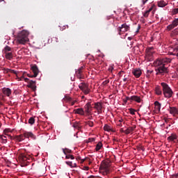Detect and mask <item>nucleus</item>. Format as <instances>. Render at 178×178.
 <instances>
[{
  "label": "nucleus",
  "mask_w": 178,
  "mask_h": 178,
  "mask_svg": "<svg viewBox=\"0 0 178 178\" xmlns=\"http://www.w3.org/2000/svg\"><path fill=\"white\" fill-rule=\"evenodd\" d=\"M65 159H74V156L72 154H66Z\"/></svg>",
  "instance_id": "obj_38"
},
{
  "label": "nucleus",
  "mask_w": 178,
  "mask_h": 178,
  "mask_svg": "<svg viewBox=\"0 0 178 178\" xmlns=\"http://www.w3.org/2000/svg\"><path fill=\"white\" fill-rule=\"evenodd\" d=\"M119 122H120V123H122V122H123V119H120V120H119Z\"/></svg>",
  "instance_id": "obj_61"
},
{
  "label": "nucleus",
  "mask_w": 178,
  "mask_h": 178,
  "mask_svg": "<svg viewBox=\"0 0 178 178\" xmlns=\"http://www.w3.org/2000/svg\"><path fill=\"white\" fill-rule=\"evenodd\" d=\"M66 165H68V166H70V168H73V162L72 161H66Z\"/></svg>",
  "instance_id": "obj_41"
},
{
  "label": "nucleus",
  "mask_w": 178,
  "mask_h": 178,
  "mask_svg": "<svg viewBox=\"0 0 178 178\" xmlns=\"http://www.w3.org/2000/svg\"><path fill=\"white\" fill-rule=\"evenodd\" d=\"M65 99H67V101H69L70 102H72V97H65Z\"/></svg>",
  "instance_id": "obj_48"
},
{
  "label": "nucleus",
  "mask_w": 178,
  "mask_h": 178,
  "mask_svg": "<svg viewBox=\"0 0 178 178\" xmlns=\"http://www.w3.org/2000/svg\"><path fill=\"white\" fill-rule=\"evenodd\" d=\"M104 131H113V130H112L111 127L108 124L104 125Z\"/></svg>",
  "instance_id": "obj_31"
},
{
  "label": "nucleus",
  "mask_w": 178,
  "mask_h": 178,
  "mask_svg": "<svg viewBox=\"0 0 178 178\" xmlns=\"http://www.w3.org/2000/svg\"><path fill=\"white\" fill-rule=\"evenodd\" d=\"M88 141H89V143H92V142L95 141V139L93 138H90L88 139Z\"/></svg>",
  "instance_id": "obj_46"
},
{
  "label": "nucleus",
  "mask_w": 178,
  "mask_h": 178,
  "mask_svg": "<svg viewBox=\"0 0 178 178\" xmlns=\"http://www.w3.org/2000/svg\"><path fill=\"white\" fill-rule=\"evenodd\" d=\"M6 73H13V74H17V72L15 70H11V69H6L5 70Z\"/></svg>",
  "instance_id": "obj_36"
},
{
  "label": "nucleus",
  "mask_w": 178,
  "mask_h": 178,
  "mask_svg": "<svg viewBox=\"0 0 178 178\" xmlns=\"http://www.w3.org/2000/svg\"><path fill=\"white\" fill-rule=\"evenodd\" d=\"M157 5L159 8H165L166 6L167 3L165 2V1L161 0L157 2Z\"/></svg>",
  "instance_id": "obj_25"
},
{
  "label": "nucleus",
  "mask_w": 178,
  "mask_h": 178,
  "mask_svg": "<svg viewBox=\"0 0 178 178\" xmlns=\"http://www.w3.org/2000/svg\"><path fill=\"white\" fill-rule=\"evenodd\" d=\"M2 92L4 95H6V97H10L12 95V90L9 88H3L2 89Z\"/></svg>",
  "instance_id": "obj_11"
},
{
  "label": "nucleus",
  "mask_w": 178,
  "mask_h": 178,
  "mask_svg": "<svg viewBox=\"0 0 178 178\" xmlns=\"http://www.w3.org/2000/svg\"><path fill=\"white\" fill-rule=\"evenodd\" d=\"M108 83H109V80L105 81L104 82V84H108Z\"/></svg>",
  "instance_id": "obj_57"
},
{
  "label": "nucleus",
  "mask_w": 178,
  "mask_h": 178,
  "mask_svg": "<svg viewBox=\"0 0 178 178\" xmlns=\"http://www.w3.org/2000/svg\"><path fill=\"white\" fill-rule=\"evenodd\" d=\"M172 33H173L174 34H178V29H175V30L172 31Z\"/></svg>",
  "instance_id": "obj_51"
},
{
  "label": "nucleus",
  "mask_w": 178,
  "mask_h": 178,
  "mask_svg": "<svg viewBox=\"0 0 178 178\" xmlns=\"http://www.w3.org/2000/svg\"><path fill=\"white\" fill-rule=\"evenodd\" d=\"M62 149L65 155H67V154H72V150L68 148H63Z\"/></svg>",
  "instance_id": "obj_32"
},
{
  "label": "nucleus",
  "mask_w": 178,
  "mask_h": 178,
  "mask_svg": "<svg viewBox=\"0 0 178 178\" xmlns=\"http://www.w3.org/2000/svg\"><path fill=\"white\" fill-rule=\"evenodd\" d=\"M72 127L74 129H76L77 130H80V129H81V127H80V122H75L73 123Z\"/></svg>",
  "instance_id": "obj_30"
},
{
  "label": "nucleus",
  "mask_w": 178,
  "mask_h": 178,
  "mask_svg": "<svg viewBox=\"0 0 178 178\" xmlns=\"http://www.w3.org/2000/svg\"><path fill=\"white\" fill-rule=\"evenodd\" d=\"M24 138H32V140H35L36 137L32 132L25 131L23 133Z\"/></svg>",
  "instance_id": "obj_8"
},
{
  "label": "nucleus",
  "mask_w": 178,
  "mask_h": 178,
  "mask_svg": "<svg viewBox=\"0 0 178 178\" xmlns=\"http://www.w3.org/2000/svg\"><path fill=\"white\" fill-rule=\"evenodd\" d=\"M178 26V18L174 20L172 23V24H170L167 26V29L168 30H173L174 27H176Z\"/></svg>",
  "instance_id": "obj_13"
},
{
  "label": "nucleus",
  "mask_w": 178,
  "mask_h": 178,
  "mask_svg": "<svg viewBox=\"0 0 178 178\" xmlns=\"http://www.w3.org/2000/svg\"><path fill=\"white\" fill-rule=\"evenodd\" d=\"M170 178H178V174L172 175Z\"/></svg>",
  "instance_id": "obj_49"
},
{
  "label": "nucleus",
  "mask_w": 178,
  "mask_h": 178,
  "mask_svg": "<svg viewBox=\"0 0 178 178\" xmlns=\"http://www.w3.org/2000/svg\"><path fill=\"white\" fill-rule=\"evenodd\" d=\"M32 72L33 73V75H32V77H37L38 76V67L37 65H34L32 67Z\"/></svg>",
  "instance_id": "obj_15"
},
{
  "label": "nucleus",
  "mask_w": 178,
  "mask_h": 178,
  "mask_svg": "<svg viewBox=\"0 0 178 178\" xmlns=\"http://www.w3.org/2000/svg\"><path fill=\"white\" fill-rule=\"evenodd\" d=\"M86 124H87L90 127H92L94 126V122L92 121H88L86 122Z\"/></svg>",
  "instance_id": "obj_39"
},
{
  "label": "nucleus",
  "mask_w": 178,
  "mask_h": 178,
  "mask_svg": "<svg viewBox=\"0 0 178 178\" xmlns=\"http://www.w3.org/2000/svg\"><path fill=\"white\" fill-rule=\"evenodd\" d=\"M123 81H124V82L127 81V78H124V79H123Z\"/></svg>",
  "instance_id": "obj_64"
},
{
  "label": "nucleus",
  "mask_w": 178,
  "mask_h": 178,
  "mask_svg": "<svg viewBox=\"0 0 178 178\" xmlns=\"http://www.w3.org/2000/svg\"><path fill=\"white\" fill-rule=\"evenodd\" d=\"M5 58L8 60L13 59V54L12 52L5 53Z\"/></svg>",
  "instance_id": "obj_23"
},
{
  "label": "nucleus",
  "mask_w": 178,
  "mask_h": 178,
  "mask_svg": "<svg viewBox=\"0 0 178 178\" xmlns=\"http://www.w3.org/2000/svg\"><path fill=\"white\" fill-rule=\"evenodd\" d=\"M17 41L19 44L24 45V44L29 41V32L24 30L19 32L17 37Z\"/></svg>",
  "instance_id": "obj_3"
},
{
  "label": "nucleus",
  "mask_w": 178,
  "mask_h": 178,
  "mask_svg": "<svg viewBox=\"0 0 178 178\" xmlns=\"http://www.w3.org/2000/svg\"><path fill=\"white\" fill-rule=\"evenodd\" d=\"M27 76H28V77H34V76H33V75H31L30 74H28Z\"/></svg>",
  "instance_id": "obj_59"
},
{
  "label": "nucleus",
  "mask_w": 178,
  "mask_h": 178,
  "mask_svg": "<svg viewBox=\"0 0 178 178\" xmlns=\"http://www.w3.org/2000/svg\"><path fill=\"white\" fill-rule=\"evenodd\" d=\"M148 0H143V5H145V3H147V1Z\"/></svg>",
  "instance_id": "obj_54"
},
{
  "label": "nucleus",
  "mask_w": 178,
  "mask_h": 178,
  "mask_svg": "<svg viewBox=\"0 0 178 178\" xmlns=\"http://www.w3.org/2000/svg\"><path fill=\"white\" fill-rule=\"evenodd\" d=\"M170 113L173 115L174 116L178 115V109L176 107H170Z\"/></svg>",
  "instance_id": "obj_17"
},
{
  "label": "nucleus",
  "mask_w": 178,
  "mask_h": 178,
  "mask_svg": "<svg viewBox=\"0 0 178 178\" xmlns=\"http://www.w3.org/2000/svg\"><path fill=\"white\" fill-rule=\"evenodd\" d=\"M129 30H130V26L127 24H123L121 25V26L118 28L120 35L122 34V33H126V31H129Z\"/></svg>",
  "instance_id": "obj_7"
},
{
  "label": "nucleus",
  "mask_w": 178,
  "mask_h": 178,
  "mask_svg": "<svg viewBox=\"0 0 178 178\" xmlns=\"http://www.w3.org/2000/svg\"><path fill=\"white\" fill-rule=\"evenodd\" d=\"M150 74H148V73H147V74H146V77H147V79H148V78H149V77H150V76H151Z\"/></svg>",
  "instance_id": "obj_56"
},
{
  "label": "nucleus",
  "mask_w": 178,
  "mask_h": 178,
  "mask_svg": "<svg viewBox=\"0 0 178 178\" xmlns=\"http://www.w3.org/2000/svg\"><path fill=\"white\" fill-rule=\"evenodd\" d=\"M24 81H26V83H28V84L31 81L29 78H24Z\"/></svg>",
  "instance_id": "obj_47"
},
{
  "label": "nucleus",
  "mask_w": 178,
  "mask_h": 178,
  "mask_svg": "<svg viewBox=\"0 0 178 178\" xmlns=\"http://www.w3.org/2000/svg\"><path fill=\"white\" fill-rule=\"evenodd\" d=\"M18 161L19 163H21V166H27L29 165V161H31V155L26 153V152H22L18 156Z\"/></svg>",
  "instance_id": "obj_2"
},
{
  "label": "nucleus",
  "mask_w": 178,
  "mask_h": 178,
  "mask_svg": "<svg viewBox=\"0 0 178 178\" xmlns=\"http://www.w3.org/2000/svg\"><path fill=\"white\" fill-rule=\"evenodd\" d=\"M81 73H83V67L79 68L77 71H76V74L78 79H83L81 77Z\"/></svg>",
  "instance_id": "obj_21"
},
{
  "label": "nucleus",
  "mask_w": 178,
  "mask_h": 178,
  "mask_svg": "<svg viewBox=\"0 0 178 178\" xmlns=\"http://www.w3.org/2000/svg\"><path fill=\"white\" fill-rule=\"evenodd\" d=\"M37 81H29L27 87L29 88H31V90H33V91H35V90H37V86H35Z\"/></svg>",
  "instance_id": "obj_9"
},
{
  "label": "nucleus",
  "mask_w": 178,
  "mask_h": 178,
  "mask_svg": "<svg viewBox=\"0 0 178 178\" xmlns=\"http://www.w3.org/2000/svg\"><path fill=\"white\" fill-rule=\"evenodd\" d=\"M155 109L157 112H161V103L156 101L154 102Z\"/></svg>",
  "instance_id": "obj_26"
},
{
  "label": "nucleus",
  "mask_w": 178,
  "mask_h": 178,
  "mask_svg": "<svg viewBox=\"0 0 178 178\" xmlns=\"http://www.w3.org/2000/svg\"><path fill=\"white\" fill-rule=\"evenodd\" d=\"M0 143H1V144H6L8 143V138H6V136L3 135L1 136Z\"/></svg>",
  "instance_id": "obj_27"
},
{
  "label": "nucleus",
  "mask_w": 178,
  "mask_h": 178,
  "mask_svg": "<svg viewBox=\"0 0 178 178\" xmlns=\"http://www.w3.org/2000/svg\"><path fill=\"white\" fill-rule=\"evenodd\" d=\"M146 54L149 56H151L154 54V47H147L146 49Z\"/></svg>",
  "instance_id": "obj_22"
},
{
  "label": "nucleus",
  "mask_w": 178,
  "mask_h": 178,
  "mask_svg": "<svg viewBox=\"0 0 178 178\" xmlns=\"http://www.w3.org/2000/svg\"><path fill=\"white\" fill-rule=\"evenodd\" d=\"M127 101H131V97H126V102H127Z\"/></svg>",
  "instance_id": "obj_50"
},
{
  "label": "nucleus",
  "mask_w": 178,
  "mask_h": 178,
  "mask_svg": "<svg viewBox=\"0 0 178 178\" xmlns=\"http://www.w3.org/2000/svg\"><path fill=\"white\" fill-rule=\"evenodd\" d=\"M28 123L29 124H34V123H35V119H34V117H31L29 119Z\"/></svg>",
  "instance_id": "obj_35"
},
{
  "label": "nucleus",
  "mask_w": 178,
  "mask_h": 178,
  "mask_svg": "<svg viewBox=\"0 0 178 178\" xmlns=\"http://www.w3.org/2000/svg\"><path fill=\"white\" fill-rule=\"evenodd\" d=\"M4 54H7V53H9L10 52V51H12V48L9 46H6L5 48H4Z\"/></svg>",
  "instance_id": "obj_37"
},
{
  "label": "nucleus",
  "mask_w": 178,
  "mask_h": 178,
  "mask_svg": "<svg viewBox=\"0 0 178 178\" xmlns=\"http://www.w3.org/2000/svg\"><path fill=\"white\" fill-rule=\"evenodd\" d=\"M101 148H102V143L99 142L96 145L95 150L96 151H99V149H101Z\"/></svg>",
  "instance_id": "obj_33"
},
{
  "label": "nucleus",
  "mask_w": 178,
  "mask_h": 178,
  "mask_svg": "<svg viewBox=\"0 0 178 178\" xmlns=\"http://www.w3.org/2000/svg\"><path fill=\"white\" fill-rule=\"evenodd\" d=\"M132 73L134 74V76H135V77H136L137 79H138V77H140V76H141V70H140V68H137L135 69L132 71Z\"/></svg>",
  "instance_id": "obj_14"
},
{
  "label": "nucleus",
  "mask_w": 178,
  "mask_h": 178,
  "mask_svg": "<svg viewBox=\"0 0 178 178\" xmlns=\"http://www.w3.org/2000/svg\"><path fill=\"white\" fill-rule=\"evenodd\" d=\"M95 109H97V113H102V104L99 102L95 103Z\"/></svg>",
  "instance_id": "obj_12"
},
{
  "label": "nucleus",
  "mask_w": 178,
  "mask_h": 178,
  "mask_svg": "<svg viewBox=\"0 0 178 178\" xmlns=\"http://www.w3.org/2000/svg\"><path fill=\"white\" fill-rule=\"evenodd\" d=\"M128 40H129V41H131L132 38L131 37H128Z\"/></svg>",
  "instance_id": "obj_63"
},
{
  "label": "nucleus",
  "mask_w": 178,
  "mask_h": 178,
  "mask_svg": "<svg viewBox=\"0 0 178 178\" xmlns=\"http://www.w3.org/2000/svg\"><path fill=\"white\" fill-rule=\"evenodd\" d=\"M74 113H76L77 115H81L82 116H84V109L83 108H76L74 110Z\"/></svg>",
  "instance_id": "obj_19"
},
{
  "label": "nucleus",
  "mask_w": 178,
  "mask_h": 178,
  "mask_svg": "<svg viewBox=\"0 0 178 178\" xmlns=\"http://www.w3.org/2000/svg\"><path fill=\"white\" fill-rule=\"evenodd\" d=\"M108 71L111 72V73H112V72L113 71V66L111 65L108 68Z\"/></svg>",
  "instance_id": "obj_45"
},
{
  "label": "nucleus",
  "mask_w": 178,
  "mask_h": 178,
  "mask_svg": "<svg viewBox=\"0 0 178 178\" xmlns=\"http://www.w3.org/2000/svg\"><path fill=\"white\" fill-rule=\"evenodd\" d=\"M122 73H123V71H121L118 73L119 76H122Z\"/></svg>",
  "instance_id": "obj_60"
},
{
  "label": "nucleus",
  "mask_w": 178,
  "mask_h": 178,
  "mask_svg": "<svg viewBox=\"0 0 178 178\" xmlns=\"http://www.w3.org/2000/svg\"><path fill=\"white\" fill-rule=\"evenodd\" d=\"M15 140H16V141H18L19 143H20L25 140L24 135H23V134H22L19 136H16L15 138Z\"/></svg>",
  "instance_id": "obj_18"
},
{
  "label": "nucleus",
  "mask_w": 178,
  "mask_h": 178,
  "mask_svg": "<svg viewBox=\"0 0 178 178\" xmlns=\"http://www.w3.org/2000/svg\"><path fill=\"white\" fill-rule=\"evenodd\" d=\"M111 168V161L109 160H104L102 162L99 167V171L104 176L109 173V168Z\"/></svg>",
  "instance_id": "obj_5"
},
{
  "label": "nucleus",
  "mask_w": 178,
  "mask_h": 178,
  "mask_svg": "<svg viewBox=\"0 0 178 178\" xmlns=\"http://www.w3.org/2000/svg\"><path fill=\"white\" fill-rule=\"evenodd\" d=\"M84 169H85V170H88L90 169V168L86 166V167H84Z\"/></svg>",
  "instance_id": "obj_58"
},
{
  "label": "nucleus",
  "mask_w": 178,
  "mask_h": 178,
  "mask_svg": "<svg viewBox=\"0 0 178 178\" xmlns=\"http://www.w3.org/2000/svg\"><path fill=\"white\" fill-rule=\"evenodd\" d=\"M167 140L175 142V140H177V135L176 134H172L170 136L168 137Z\"/></svg>",
  "instance_id": "obj_20"
},
{
  "label": "nucleus",
  "mask_w": 178,
  "mask_h": 178,
  "mask_svg": "<svg viewBox=\"0 0 178 178\" xmlns=\"http://www.w3.org/2000/svg\"><path fill=\"white\" fill-rule=\"evenodd\" d=\"M9 133H12V131L10 130V129H6L3 130V134L5 136H8V137H10V138H12V136L9 135Z\"/></svg>",
  "instance_id": "obj_29"
},
{
  "label": "nucleus",
  "mask_w": 178,
  "mask_h": 178,
  "mask_svg": "<svg viewBox=\"0 0 178 178\" xmlns=\"http://www.w3.org/2000/svg\"><path fill=\"white\" fill-rule=\"evenodd\" d=\"M177 13H178V8H175L172 10V15H177Z\"/></svg>",
  "instance_id": "obj_44"
},
{
  "label": "nucleus",
  "mask_w": 178,
  "mask_h": 178,
  "mask_svg": "<svg viewBox=\"0 0 178 178\" xmlns=\"http://www.w3.org/2000/svg\"><path fill=\"white\" fill-rule=\"evenodd\" d=\"M84 161H88L89 162V165H91V159L88 157H86L84 159L81 160V163L84 162Z\"/></svg>",
  "instance_id": "obj_40"
},
{
  "label": "nucleus",
  "mask_w": 178,
  "mask_h": 178,
  "mask_svg": "<svg viewBox=\"0 0 178 178\" xmlns=\"http://www.w3.org/2000/svg\"><path fill=\"white\" fill-rule=\"evenodd\" d=\"M178 47H177V48H175L174 49V54H173V55H175V56H178ZM176 52H177V54H176Z\"/></svg>",
  "instance_id": "obj_43"
},
{
  "label": "nucleus",
  "mask_w": 178,
  "mask_h": 178,
  "mask_svg": "<svg viewBox=\"0 0 178 178\" xmlns=\"http://www.w3.org/2000/svg\"><path fill=\"white\" fill-rule=\"evenodd\" d=\"M151 10H152V8L146 10L143 14L144 17H148V16H149V13H150Z\"/></svg>",
  "instance_id": "obj_34"
},
{
  "label": "nucleus",
  "mask_w": 178,
  "mask_h": 178,
  "mask_svg": "<svg viewBox=\"0 0 178 178\" xmlns=\"http://www.w3.org/2000/svg\"><path fill=\"white\" fill-rule=\"evenodd\" d=\"M136 129V125L134 127H128L125 131H123V133L125 134H130L132 131H134V129Z\"/></svg>",
  "instance_id": "obj_16"
},
{
  "label": "nucleus",
  "mask_w": 178,
  "mask_h": 178,
  "mask_svg": "<svg viewBox=\"0 0 178 178\" xmlns=\"http://www.w3.org/2000/svg\"><path fill=\"white\" fill-rule=\"evenodd\" d=\"M161 86L163 88V94L165 98H172L173 96V90L170 88L169 85L165 82H162Z\"/></svg>",
  "instance_id": "obj_4"
},
{
  "label": "nucleus",
  "mask_w": 178,
  "mask_h": 178,
  "mask_svg": "<svg viewBox=\"0 0 178 178\" xmlns=\"http://www.w3.org/2000/svg\"><path fill=\"white\" fill-rule=\"evenodd\" d=\"M153 72H154V71L147 70V73L148 74H151L153 73Z\"/></svg>",
  "instance_id": "obj_52"
},
{
  "label": "nucleus",
  "mask_w": 178,
  "mask_h": 178,
  "mask_svg": "<svg viewBox=\"0 0 178 178\" xmlns=\"http://www.w3.org/2000/svg\"><path fill=\"white\" fill-rule=\"evenodd\" d=\"M76 100H75V101L72 102H71V105H72V106H73V105H74V104H76Z\"/></svg>",
  "instance_id": "obj_53"
},
{
  "label": "nucleus",
  "mask_w": 178,
  "mask_h": 178,
  "mask_svg": "<svg viewBox=\"0 0 178 178\" xmlns=\"http://www.w3.org/2000/svg\"><path fill=\"white\" fill-rule=\"evenodd\" d=\"M135 112H136V110H134V108H129V113L131 115H135L136 114Z\"/></svg>",
  "instance_id": "obj_42"
},
{
  "label": "nucleus",
  "mask_w": 178,
  "mask_h": 178,
  "mask_svg": "<svg viewBox=\"0 0 178 178\" xmlns=\"http://www.w3.org/2000/svg\"><path fill=\"white\" fill-rule=\"evenodd\" d=\"M172 62V59L169 58H159L156 59L153 65L156 68V74H161L163 76L165 73H168L169 70H168V67H165L166 63H170Z\"/></svg>",
  "instance_id": "obj_1"
},
{
  "label": "nucleus",
  "mask_w": 178,
  "mask_h": 178,
  "mask_svg": "<svg viewBox=\"0 0 178 178\" xmlns=\"http://www.w3.org/2000/svg\"><path fill=\"white\" fill-rule=\"evenodd\" d=\"M155 92L156 95H162V90L161 89L160 86H156L155 88Z\"/></svg>",
  "instance_id": "obj_28"
},
{
  "label": "nucleus",
  "mask_w": 178,
  "mask_h": 178,
  "mask_svg": "<svg viewBox=\"0 0 178 178\" xmlns=\"http://www.w3.org/2000/svg\"><path fill=\"white\" fill-rule=\"evenodd\" d=\"M85 112H86V113L88 115H90V113H91V111H92V106H91V102H88L85 106Z\"/></svg>",
  "instance_id": "obj_10"
},
{
  "label": "nucleus",
  "mask_w": 178,
  "mask_h": 178,
  "mask_svg": "<svg viewBox=\"0 0 178 178\" xmlns=\"http://www.w3.org/2000/svg\"><path fill=\"white\" fill-rule=\"evenodd\" d=\"M131 101H135V102L140 104V102H141V98L138 96L134 95L131 96Z\"/></svg>",
  "instance_id": "obj_24"
},
{
  "label": "nucleus",
  "mask_w": 178,
  "mask_h": 178,
  "mask_svg": "<svg viewBox=\"0 0 178 178\" xmlns=\"http://www.w3.org/2000/svg\"><path fill=\"white\" fill-rule=\"evenodd\" d=\"M72 168H77V164L76 163L72 164Z\"/></svg>",
  "instance_id": "obj_55"
},
{
  "label": "nucleus",
  "mask_w": 178,
  "mask_h": 178,
  "mask_svg": "<svg viewBox=\"0 0 178 178\" xmlns=\"http://www.w3.org/2000/svg\"><path fill=\"white\" fill-rule=\"evenodd\" d=\"M79 88L80 90H81V91H83L85 95L90 94V88H88V85H87V83L82 82L79 85Z\"/></svg>",
  "instance_id": "obj_6"
},
{
  "label": "nucleus",
  "mask_w": 178,
  "mask_h": 178,
  "mask_svg": "<svg viewBox=\"0 0 178 178\" xmlns=\"http://www.w3.org/2000/svg\"><path fill=\"white\" fill-rule=\"evenodd\" d=\"M140 29H141V26L140 25H138V31H140Z\"/></svg>",
  "instance_id": "obj_62"
}]
</instances>
